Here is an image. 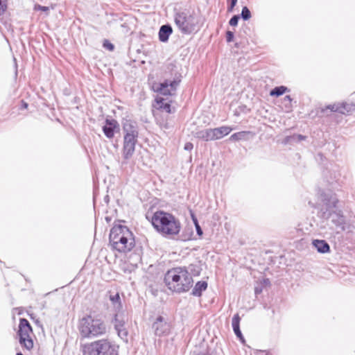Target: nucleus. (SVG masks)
<instances>
[{
    "instance_id": "1",
    "label": "nucleus",
    "mask_w": 355,
    "mask_h": 355,
    "mask_svg": "<svg viewBox=\"0 0 355 355\" xmlns=\"http://www.w3.org/2000/svg\"><path fill=\"white\" fill-rule=\"evenodd\" d=\"M151 223L157 232L166 238H173L181 230L180 220L173 214L163 211L154 213Z\"/></svg>"
},
{
    "instance_id": "2",
    "label": "nucleus",
    "mask_w": 355,
    "mask_h": 355,
    "mask_svg": "<svg viewBox=\"0 0 355 355\" xmlns=\"http://www.w3.org/2000/svg\"><path fill=\"white\" fill-rule=\"evenodd\" d=\"M320 200L318 216L324 220L331 219L336 226L343 225L345 219L343 212L336 207L338 202L336 196L331 193H322Z\"/></svg>"
},
{
    "instance_id": "3",
    "label": "nucleus",
    "mask_w": 355,
    "mask_h": 355,
    "mask_svg": "<svg viewBox=\"0 0 355 355\" xmlns=\"http://www.w3.org/2000/svg\"><path fill=\"white\" fill-rule=\"evenodd\" d=\"M163 77L164 78L163 82L153 83L152 89L161 95L167 96L174 95L182 79L178 67L173 63L168 64L165 68Z\"/></svg>"
},
{
    "instance_id": "4",
    "label": "nucleus",
    "mask_w": 355,
    "mask_h": 355,
    "mask_svg": "<svg viewBox=\"0 0 355 355\" xmlns=\"http://www.w3.org/2000/svg\"><path fill=\"white\" fill-rule=\"evenodd\" d=\"M164 282L169 290L180 293L188 291L193 282L184 268L178 267L169 270L165 274Z\"/></svg>"
},
{
    "instance_id": "5",
    "label": "nucleus",
    "mask_w": 355,
    "mask_h": 355,
    "mask_svg": "<svg viewBox=\"0 0 355 355\" xmlns=\"http://www.w3.org/2000/svg\"><path fill=\"white\" fill-rule=\"evenodd\" d=\"M110 243L112 249L121 253H127L135 247V242L132 232L124 225H114L110 230Z\"/></svg>"
},
{
    "instance_id": "6",
    "label": "nucleus",
    "mask_w": 355,
    "mask_h": 355,
    "mask_svg": "<svg viewBox=\"0 0 355 355\" xmlns=\"http://www.w3.org/2000/svg\"><path fill=\"white\" fill-rule=\"evenodd\" d=\"M80 335L83 338H94L104 335L107 331L105 323L101 319L86 315L81 318L78 324Z\"/></svg>"
},
{
    "instance_id": "7",
    "label": "nucleus",
    "mask_w": 355,
    "mask_h": 355,
    "mask_svg": "<svg viewBox=\"0 0 355 355\" xmlns=\"http://www.w3.org/2000/svg\"><path fill=\"white\" fill-rule=\"evenodd\" d=\"M83 355H118L114 344L108 339H100L81 346Z\"/></svg>"
},
{
    "instance_id": "8",
    "label": "nucleus",
    "mask_w": 355,
    "mask_h": 355,
    "mask_svg": "<svg viewBox=\"0 0 355 355\" xmlns=\"http://www.w3.org/2000/svg\"><path fill=\"white\" fill-rule=\"evenodd\" d=\"M175 23L183 33L189 34L196 31L197 21L189 12L182 11L175 13Z\"/></svg>"
},
{
    "instance_id": "9",
    "label": "nucleus",
    "mask_w": 355,
    "mask_h": 355,
    "mask_svg": "<svg viewBox=\"0 0 355 355\" xmlns=\"http://www.w3.org/2000/svg\"><path fill=\"white\" fill-rule=\"evenodd\" d=\"M137 137H123V156L125 159H130L135 153Z\"/></svg>"
},
{
    "instance_id": "10",
    "label": "nucleus",
    "mask_w": 355,
    "mask_h": 355,
    "mask_svg": "<svg viewBox=\"0 0 355 355\" xmlns=\"http://www.w3.org/2000/svg\"><path fill=\"white\" fill-rule=\"evenodd\" d=\"M153 329L157 336L166 335L170 331V324L162 316H159L153 324Z\"/></svg>"
},
{
    "instance_id": "11",
    "label": "nucleus",
    "mask_w": 355,
    "mask_h": 355,
    "mask_svg": "<svg viewBox=\"0 0 355 355\" xmlns=\"http://www.w3.org/2000/svg\"><path fill=\"white\" fill-rule=\"evenodd\" d=\"M119 130V124L115 119H106L103 131L108 139H112L114 133Z\"/></svg>"
},
{
    "instance_id": "12",
    "label": "nucleus",
    "mask_w": 355,
    "mask_h": 355,
    "mask_svg": "<svg viewBox=\"0 0 355 355\" xmlns=\"http://www.w3.org/2000/svg\"><path fill=\"white\" fill-rule=\"evenodd\" d=\"M123 130L124 133L123 137H138L139 132L138 127L135 122L130 120H126L123 125Z\"/></svg>"
},
{
    "instance_id": "13",
    "label": "nucleus",
    "mask_w": 355,
    "mask_h": 355,
    "mask_svg": "<svg viewBox=\"0 0 355 355\" xmlns=\"http://www.w3.org/2000/svg\"><path fill=\"white\" fill-rule=\"evenodd\" d=\"M28 331L32 332V328L28 321L24 318V347L30 349L33 347V340L29 338L28 335L27 336L28 338L24 336Z\"/></svg>"
},
{
    "instance_id": "14",
    "label": "nucleus",
    "mask_w": 355,
    "mask_h": 355,
    "mask_svg": "<svg viewBox=\"0 0 355 355\" xmlns=\"http://www.w3.org/2000/svg\"><path fill=\"white\" fill-rule=\"evenodd\" d=\"M124 325V321L119 318V315H116L114 317V327L118 332V335L122 338H126L128 336V331Z\"/></svg>"
},
{
    "instance_id": "15",
    "label": "nucleus",
    "mask_w": 355,
    "mask_h": 355,
    "mask_svg": "<svg viewBox=\"0 0 355 355\" xmlns=\"http://www.w3.org/2000/svg\"><path fill=\"white\" fill-rule=\"evenodd\" d=\"M233 130L230 126H221L219 128H212L214 140H217L223 138V137L229 135Z\"/></svg>"
},
{
    "instance_id": "16",
    "label": "nucleus",
    "mask_w": 355,
    "mask_h": 355,
    "mask_svg": "<svg viewBox=\"0 0 355 355\" xmlns=\"http://www.w3.org/2000/svg\"><path fill=\"white\" fill-rule=\"evenodd\" d=\"M129 55L130 58L135 61L144 62L142 58L144 57V53L139 46H130L129 48Z\"/></svg>"
},
{
    "instance_id": "17",
    "label": "nucleus",
    "mask_w": 355,
    "mask_h": 355,
    "mask_svg": "<svg viewBox=\"0 0 355 355\" xmlns=\"http://www.w3.org/2000/svg\"><path fill=\"white\" fill-rule=\"evenodd\" d=\"M312 245L319 253L324 254L330 252V246L324 240L314 239Z\"/></svg>"
},
{
    "instance_id": "18",
    "label": "nucleus",
    "mask_w": 355,
    "mask_h": 355,
    "mask_svg": "<svg viewBox=\"0 0 355 355\" xmlns=\"http://www.w3.org/2000/svg\"><path fill=\"white\" fill-rule=\"evenodd\" d=\"M173 30L172 27L168 25H163L160 27L159 31V39L162 42H166L168 41V39L170 36V35L172 33Z\"/></svg>"
},
{
    "instance_id": "19",
    "label": "nucleus",
    "mask_w": 355,
    "mask_h": 355,
    "mask_svg": "<svg viewBox=\"0 0 355 355\" xmlns=\"http://www.w3.org/2000/svg\"><path fill=\"white\" fill-rule=\"evenodd\" d=\"M155 107L158 110H164L167 113H171V105L168 102H165V99L162 97L157 96L155 98Z\"/></svg>"
},
{
    "instance_id": "20",
    "label": "nucleus",
    "mask_w": 355,
    "mask_h": 355,
    "mask_svg": "<svg viewBox=\"0 0 355 355\" xmlns=\"http://www.w3.org/2000/svg\"><path fill=\"white\" fill-rule=\"evenodd\" d=\"M195 137L198 139H201L204 141H213L214 137H213V132L212 128H208L203 130H200L198 132H196L195 133Z\"/></svg>"
},
{
    "instance_id": "21",
    "label": "nucleus",
    "mask_w": 355,
    "mask_h": 355,
    "mask_svg": "<svg viewBox=\"0 0 355 355\" xmlns=\"http://www.w3.org/2000/svg\"><path fill=\"white\" fill-rule=\"evenodd\" d=\"M207 288V283L205 281L198 282L192 290V295L194 296L200 297L202 295V291H205Z\"/></svg>"
},
{
    "instance_id": "22",
    "label": "nucleus",
    "mask_w": 355,
    "mask_h": 355,
    "mask_svg": "<svg viewBox=\"0 0 355 355\" xmlns=\"http://www.w3.org/2000/svg\"><path fill=\"white\" fill-rule=\"evenodd\" d=\"M240 321L241 318L238 313L235 314L232 320V326L234 330V334L236 335L241 334L240 330Z\"/></svg>"
},
{
    "instance_id": "23",
    "label": "nucleus",
    "mask_w": 355,
    "mask_h": 355,
    "mask_svg": "<svg viewBox=\"0 0 355 355\" xmlns=\"http://www.w3.org/2000/svg\"><path fill=\"white\" fill-rule=\"evenodd\" d=\"M340 107L341 110L340 114H346L355 110V104L342 102L340 103Z\"/></svg>"
},
{
    "instance_id": "24",
    "label": "nucleus",
    "mask_w": 355,
    "mask_h": 355,
    "mask_svg": "<svg viewBox=\"0 0 355 355\" xmlns=\"http://www.w3.org/2000/svg\"><path fill=\"white\" fill-rule=\"evenodd\" d=\"M286 90H287L286 87H284V86L276 87L270 91V95L272 96H282V94H284Z\"/></svg>"
},
{
    "instance_id": "25",
    "label": "nucleus",
    "mask_w": 355,
    "mask_h": 355,
    "mask_svg": "<svg viewBox=\"0 0 355 355\" xmlns=\"http://www.w3.org/2000/svg\"><path fill=\"white\" fill-rule=\"evenodd\" d=\"M248 134H250V132H247V131L236 132L230 136V141H239V140L245 139V136Z\"/></svg>"
},
{
    "instance_id": "26",
    "label": "nucleus",
    "mask_w": 355,
    "mask_h": 355,
    "mask_svg": "<svg viewBox=\"0 0 355 355\" xmlns=\"http://www.w3.org/2000/svg\"><path fill=\"white\" fill-rule=\"evenodd\" d=\"M326 110H330L331 112L340 113V103L329 105L325 108H322L321 112H324Z\"/></svg>"
},
{
    "instance_id": "27",
    "label": "nucleus",
    "mask_w": 355,
    "mask_h": 355,
    "mask_svg": "<svg viewBox=\"0 0 355 355\" xmlns=\"http://www.w3.org/2000/svg\"><path fill=\"white\" fill-rule=\"evenodd\" d=\"M241 16L243 20H248L251 17V12L248 7L244 6L242 9Z\"/></svg>"
},
{
    "instance_id": "28",
    "label": "nucleus",
    "mask_w": 355,
    "mask_h": 355,
    "mask_svg": "<svg viewBox=\"0 0 355 355\" xmlns=\"http://www.w3.org/2000/svg\"><path fill=\"white\" fill-rule=\"evenodd\" d=\"M19 329L17 332V336L19 338V343L22 345V318H19Z\"/></svg>"
},
{
    "instance_id": "29",
    "label": "nucleus",
    "mask_w": 355,
    "mask_h": 355,
    "mask_svg": "<svg viewBox=\"0 0 355 355\" xmlns=\"http://www.w3.org/2000/svg\"><path fill=\"white\" fill-rule=\"evenodd\" d=\"M240 19L239 15H234L230 20L229 24L232 26H236L238 24L239 20Z\"/></svg>"
},
{
    "instance_id": "30",
    "label": "nucleus",
    "mask_w": 355,
    "mask_h": 355,
    "mask_svg": "<svg viewBox=\"0 0 355 355\" xmlns=\"http://www.w3.org/2000/svg\"><path fill=\"white\" fill-rule=\"evenodd\" d=\"M193 220L194 224H195V227H196L197 234L199 235V236H202L203 232H202V230L200 225L198 223L197 219L193 216Z\"/></svg>"
},
{
    "instance_id": "31",
    "label": "nucleus",
    "mask_w": 355,
    "mask_h": 355,
    "mask_svg": "<svg viewBox=\"0 0 355 355\" xmlns=\"http://www.w3.org/2000/svg\"><path fill=\"white\" fill-rule=\"evenodd\" d=\"M227 1L230 3V4L227 6V11L232 12L234 6L237 3V0H227Z\"/></svg>"
},
{
    "instance_id": "32",
    "label": "nucleus",
    "mask_w": 355,
    "mask_h": 355,
    "mask_svg": "<svg viewBox=\"0 0 355 355\" xmlns=\"http://www.w3.org/2000/svg\"><path fill=\"white\" fill-rule=\"evenodd\" d=\"M6 0H0V15H3L6 10Z\"/></svg>"
},
{
    "instance_id": "33",
    "label": "nucleus",
    "mask_w": 355,
    "mask_h": 355,
    "mask_svg": "<svg viewBox=\"0 0 355 355\" xmlns=\"http://www.w3.org/2000/svg\"><path fill=\"white\" fill-rule=\"evenodd\" d=\"M110 299L112 302V303L115 304L116 303H119L120 297L119 295L116 293L114 295H110Z\"/></svg>"
},
{
    "instance_id": "34",
    "label": "nucleus",
    "mask_w": 355,
    "mask_h": 355,
    "mask_svg": "<svg viewBox=\"0 0 355 355\" xmlns=\"http://www.w3.org/2000/svg\"><path fill=\"white\" fill-rule=\"evenodd\" d=\"M21 308H15L13 309L12 312V318L13 320H15V315L17 314L18 315H20L21 314Z\"/></svg>"
},
{
    "instance_id": "35",
    "label": "nucleus",
    "mask_w": 355,
    "mask_h": 355,
    "mask_svg": "<svg viewBox=\"0 0 355 355\" xmlns=\"http://www.w3.org/2000/svg\"><path fill=\"white\" fill-rule=\"evenodd\" d=\"M234 38V33L231 31H227L226 33V40L227 42H231Z\"/></svg>"
},
{
    "instance_id": "36",
    "label": "nucleus",
    "mask_w": 355,
    "mask_h": 355,
    "mask_svg": "<svg viewBox=\"0 0 355 355\" xmlns=\"http://www.w3.org/2000/svg\"><path fill=\"white\" fill-rule=\"evenodd\" d=\"M35 10H42V11H44V12H46V11L49 10V7L42 6H40V5H35Z\"/></svg>"
},
{
    "instance_id": "37",
    "label": "nucleus",
    "mask_w": 355,
    "mask_h": 355,
    "mask_svg": "<svg viewBox=\"0 0 355 355\" xmlns=\"http://www.w3.org/2000/svg\"><path fill=\"white\" fill-rule=\"evenodd\" d=\"M193 144L190 142L186 143L184 145V149L186 150H191L193 148Z\"/></svg>"
},
{
    "instance_id": "38",
    "label": "nucleus",
    "mask_w": 355,
    "mask_h": 355,
    "mask_svg": "<svg viewBox=\"0 0 355 355\" xmlns=\"http://www.w3.org/2000/svg\"><path fill=\"white\" fill-rule=\"evenodd\" d=\"M105 47L108 51H112L114 49V46H103Z\"/></svg>"
},
{
    "instance_id": "39",
    "label": "nucleus",
    "mask_w": 355,
    "mask_h": 355,
    "mask_svg": "<svg viewBox=\"0 0 355 355\" xmlns=\"http://www.w3.org/2000/svg\"><path fill=\"white\" fill-rule=\"evenodd\" d=\"M236 336L240 339V340L242 342V343H244L245 342V340H244V338L242 335V333L241 332V334H238L236 335Z\"/></svg>"
},
{
    "instance_id": "40",
    "label": "nucleus",
    "mask_w": 355,
    "mask_h": 355,
    "mask_svg": "<svg viewBox=\"0 0 355 355\" xmlns=\"http://www.w3.org/2000/svg\"><path fill=\"white\" fill-rule=\"evenodd\" d=\"M297 138H298L299 140H303V139H305V137H304V136H302L301 135H297Z\"/></svg>"
},
{
    "instance_id": "41",
    "label": "nucleus",
    "mask_w": 355,
    "mask_h": 355,
    "mask_svg": "<svg viewBox=\"0 0 355 355\" xmlns=\"http://www.w3.org/2000/svg\"><path fill=\"white\" fill-rule=\"evenodd\" d=\"M103 44L106 45V44H112L108 40H105Z\"/></svg>"
},
{
    "instance_id": "42",
    "label": "nucleus",
    "mask_w": 355,
    "mask_h": 355,
    "mask_svg": "<svg viewBox=\"0 0 355 355\" xmlns=\"http://www.w3.org/2000/svg\"><path fill=\"white\" fill-rule=\"evenodd\" d=\"M285 98L287 99L288 101H291V98L290 96H286Z\"/></svg>"
},
{
    "instance_id": "43",
    "label": "nucleus",
    "mask_w": 355,
    "mask_h": 355,
    "mask_svg": "<svg viewBox=\"0 0 355 355\" xmlns=\"http://www.w3.org/2000/svg\"><path fill=\"white\" fill-rule=\"evenodd\" d=\"M23 106H24V109H26L28 107V104L24 102Z\"/></svg>"
},
{
    "instance_id": "44",
    "label": "nucleus",
    "mask_w": 355,
    "mask_h": 355,
    "mask_svg": "<svg viewBox=\"0 0 355 355\" xmlns=\"http://www.w3.org/2000/svg\"><path fill=\"white\" fill-rule=\"evenodd\" d=\"M239 46L235 45L233 47V51H234V49H238Z\"/></svg>"
},
{
    "instance_id": "45",
    "label": "nucleus",
    "mask_w": 355,
    "mask_h": 355,
    "mask_svg": "<svg viewBox=\"0 0 355 355\" xmlns=\"http://www.w3.org/2000/svg\"><path fill=\"white\" fill-rule=\"evenodd\" d=\"M260 292H261V291H259L257 288H256V289H255V293H260Z\"/></svg>"
},
{
    "instance_id": "46",
    "label": "nucleus",
    "mask_w": 355,
    "mask_h": 355,
    "mask_svg": "<svg viewBox=\"0 0 355 355\" xmlns=\"http://www.w3.org/2000/svg\"><path fill=\"white\" fill-rule=\"evenodd\" d=\"M17 355H22V353H21V352H18V353L17 354Z\"/></svg>"
},
{
    "instance_id": "47",
    "label": "nucleus",
    "mask_w": 355,
    "mask_h": 355,
    "mask_svg": "<svg viewBox=\"0 0 355 355\" xmlns=\"http://www.w3.org/2000/svg\"><path fill=\"white\" fill-rule=\"evenodd\" d=\"M199 275V270H198V271L196 272V275Z\"/></svg>"
},
{
    "instance_id": "48",
    "label": "nucleus",
    "mask_w": 355,
    "mask_h": 355,
    "mask_svg": "<svg viewBox=\"0 0 355 355\" xmlns=\"http://www.w3.org/2000/svg\"><path fill=\"white\" fill-rule=\"evenodd\" d=\"M14 62L16 64V58H14Z\"/></svg>"
}]
</instances>
